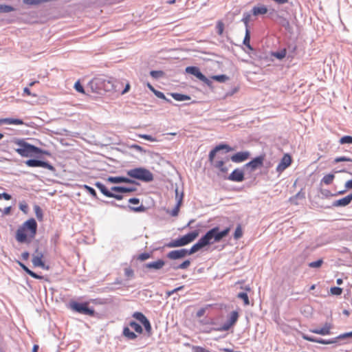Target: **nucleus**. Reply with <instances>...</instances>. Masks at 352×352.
Segmentation results:
<instances>
[{
    "mask_svg": "<svg viewBox=\"0 0 352 352\" xmlns=\"http://www.w3.org/2000/svg\"><path fill=\"white\" fill-rule=\"evenodd\" d=\"M265 155L261 154L255 157L252 160L243 165V169L249 170L250 173L254 171L256 169L263 166Z\"/></svg>",
    "mask_w": 352,
    "mask_h": 352,
    "instance_id": "6e6552de",
    "label": "nucleus"
},
{
    "mask_svg": "<svg viewBox=\"0 0 352 352\" xmlns=\"http://www.w3.org/2000/svg\"><path fill=\"white\" fill-rule=\"evenodd\" d=\"M230 158L226 157L224 160H217L214 162L213 166L214 168L219 169L221 173H226L228 170V167L224 166V163L228 161Z\"/></svg>",
    "mask_w": 352,
    "mask_h": 352,
    "instance_id": "bb28decb",
    "label": "nucleus"
},
{
    "mask_svg": "<svg viewBox=\"0 0 352 352\" xmlns=\"http://www.w3.org/2000/svg\"><path fill=\"white\" fill-rule=\"evenodd\" d=\"M140 138L144 139V140H148L150 142H155L156 141V138L153 137L152 135H148V134H142V135H139Z\"/></svg>",
    "mask_w": 352,
    "mask_h": 352,
    "instance_id": "338daca9",
    "label": "nucleus"
},
{
    "mask_svg": "<svg viewBox=\"0 0 352 352\" xmlns=\"http://www.w3.org/2000/svg\"><path fill=\"white\" fill-rule=\"evenodd\" d=\"M243 235L242 229L240 225H238L237 227L235 229L234 233V238L235 239H240Z\"/></svg>",
    "mask_w": 352,
    "mask_h": 352,
    "instance_id": "4d7b16f0",
    "label": "nucleus"
},
{
    "mask_svg": "<svg viewBox=\"0 0 352 352\" xmlns=\"http://www.w3.org/2000/svg\"><path fill=\"white\" fill-rule=\"evenodd\" d=\"M38 225L34 218L25 221L16 232L15 239L21 243H30L37 232Z\"/></svg>",
    "mask_w": 352,
    "mask_h": 352,
    "instance_id": "f03ea898",
    "label": "nucleus"
},
{
    "mask_svg": "<svg viewBox=\"0 0 352 352\" xmlns=\"http://www.w3.org/2000/svg\"><path fill=\"white\" fill-rule=\"evenodd\" d=\"M192 352H211L210 351L199 346H194L192 348Z\"/></svg>",
    "mask_w": 352,
    "mask_h": 352,
    "instance_id": "774afa93",
    "label": "nucleus"
},
{
    "mask_svg": "<svg viewBox=\"0 0 352 352\" xmlns=\"http://www.w3.org/2000/svg\"><path fill=\"white\" fill-rule=\"evenodd\" d=\"M122 336L127 340H135L138 338V335L135 332L131 331L129 326H124Z\"/></svg>",
    "mask_w": 352,
    "mask_h": 352,
    "instance_id": "a878e982",
    "label": "nucleus"
},
{
    "mask_svg": "<svg viewBox=\"0 0 352 352\" xmlns=\"http://www.w3.org/2000/svg\"><path fill=\"white\" fill-rule=\"evenodd\" d=\"M129 147L130 148H133L135 151H137L141 153H143V154H145L146 153V151L143 147H142L140 145L136 144H131L129 146Z\"/></svg>",
    "mask_w": 352,
    "mask_h": 352,
    "instance_id": "5fc2aeb1",
    "label": "nucleus"
},
{
    "mask_svg": "<svg viewBox=\"0 0 352 352\" xmlns=\"http://www.w3.org/2000/svg\"><path fill=\"white\" fill-rule=\"evenodd\" d=\"M107 182L111 184H138V183L131 178L124 177V176H109L107 178Z\"/></svg>",
    "mask_w": 352,
    "mask_h": 352,
    "instance_id": "a211bd4d",
    "label": "nucleus"
},
{
    "mask_svg": "<svg viewBox=\"0 0 352 352\" xmlns=\"http://www.w3.org/2000/svg\"><path fill=\"white\" fill-rule=\"evenodd\" d=\"M59 238H60V234L58 233V232H56L52 236H51V239H50V243L54 245V246H56V245L58 244V241H59Z\"/></svg>",
    "mask_w": 352,
    "mask_h": 352,
    "instance_id": "603ef678",
    "label": "nucleus"
},
{
    "mask_svg": "<svg viewBox=\"0 0 352 352\" xmlns=\"http://www.w3.org/2000/svg\"><path fill=\"white\" fill-rule=\"evenodd\" d=\"M95 186L107 197L114 198L116 200H122L124 196L121 194L113 193L111 190H109L104 184L100 182H96L94 184Z\"/></svg>",
    "mask_w": 352,
    "mask_h": 352,
    "instance_id": "9d476101",
    "label": "nucleus"
},
{
    "mask_svg": "<svg viewBox=\"0 0 352 352\" xmlns=\"http://www.w3.org/2000/svg\"><path fill=\"white\" fill-rule=\"evenodd\" d=\"M25 164L29 167H42L52 172L56 170L54 166L50 164L48 162L39 159H28L25 162Z\"/></svg>",
    "mask_w": 352,
    "mask_h": 352,
    "instance_id": "1a4fd4ad",
    "label": "nucleus"
},
{
    "mask_svg": "<svg viewBox=\"0 0 352 352\" xmlns=\"http://www.w3.org/2000/svg\"><path fill=\"white\" fill-rule=\"evenodd\" d=\"M10 143L16 146L13 149L21 157H32L36 151H40L39 147L27 142L24 139L13 138Z\"/></svg>",
    "mask_w": 352,
    "mask_h": 352,
    "instance_id": "20e7f679",
    "label": "nucleus"
},
{
    "mask_svg": "<svg viewBox=\"0 0 352 352\" xmlns=\"http://www.w3.org/2000/svg\"><path fill=\"white\" fill-rule=\"evenodd\" d=\"M43 254L42 252H39L38 249L37 248L35 250V254H33L32 257V264L34 267H40L42 269L44 270H49L50 266L46 265L45 263L43 261Z\"/></svg>",
    "mask_w": 352,
    "mask_h": 352,
    "instance_id": "dca6fc26",
    "label": "nucleus"
},
{
    "mask_svg": "<svg viewBox=\"0 0 352 352\" xmlns=\"http://www.w3.org/2000/svg\"><path fill=\"white\" fill-rule=\"evenodd\" d=\"M341 162H352V159L345 156L338 157L334 159L335 163H338Z\"/></svg>",
    "mask_w": 352,
    "mask_h": 352,
    "instance_id": "e2e57ef3",
    "label": "nucleus"
},
{
    "mask_svg": "<svg viewBox=\"0 0 352 352\" xmlns=\"http://www.w3.org/2000/svg\"><path fill=\"white\" fill-rule=\"evenodd\" d=\"M164 265L165 261L163 259L159 258L156 261L144 264L143 269L145 272H156L161 270Z\"/></svg>",
    "mask_w": 352,
    "mask_h": 352,
    "instance_id": "ddd939ff",
    "label": "nucleus"
},
{
    "mask_svg": "<svg viewBox=\"0 0 352 352\" xmlns=\"http://www.w3.org/2000/svg\"><path fill=\"white\" fill-rule=\"evenodd\" d=\"M186 248H182L179 250H174L170 251L166 255V257L170 260L175 261L182 259L186 256H188Z\"/></svg>",
    "mask_w": 352,
    "mask_h": 352,
    "instance_id": "f3484780",
    "label": "nucleus"
},
{
    "mask_svg": "<svg viewBox=\"0 0 352 352\" xmlns=\"http://www.w3.org/2000/svg\"><path fill=\"white\" fill-rule=\"evenodd\" d=\"M34 211L35 212V215H36L37 219L39 221H43V210H42L41 208L38 205L35 204L34 206Z\"/></svg>",
    "mask_w": 352,
    "mask_h": 352,
    "instance_id": "58836bf2",
    "label": "nucleus"
},
{
    "mask_svg": "<svg viewBox=\"0 0 352 352\" xmlns=\"http://www.w3.org/2000/svg\"><path fill=\"white\" fill-rule=\"evenodd\" d=\"M187 74L195 76L199 80L204 82L208 87H211L212 84V80L211 79L208 78L205 75H204L200 69L197 66H188L186 67L185 69Z\"/></svg>",
    "mask_w": 352,
    "mask_h": 352,
    "instance_id": "0eeeda50",
    "label": "nucleus"
},
{
    "mask_svg": "<svg viewBox=\"0 0 352 352\" xmlns=\"http://www.w3.org/2000/svg\"><path fill=\"white\" fill-rule=\"evenodd\" d=\"M129 327H131L133 329H134L135 332L141 334L143 332L142 327L140 324L138 323L135 320H131L129 322L128 324Z\"/></svg>",
    "mask_w": 352,
    "mask_h": 352,
    "instance_id": "72a5a7b5",
    "label": "nucleus"
},
{
    "mask_svg": "<svg viewBox=\"0 0 352 352\" xmlns=\"http://www.w3.org/2000/svg\"><path fill=\"white\" fill-rule=\"evenodd\" d=\"M151 256H152V254L151 252H143L138 256V259L143 261H145V260L151 258Z\"/></svg>",
    "mask_w": 352,
    "mask_h": 352,
    "instance_id": "052dcab7",
    "label": "nucleus"
},
{
    "mask_svg": "<svg viewBox=\"0 0 352 352\" xmlns=\"http://www.w3.org/2000/svg\"><path fill=\"white\" fill-rule=\"evenodd\" d=\"M221 150H225L226 153H228L232 151L234 148L231 147L230 145L225 143H221L217 145L209 153L208 160L210 163H213L216 153Z\"/></svg>",
    "mask_w": 352,
    "mask_h": 352,
    "instance_id": "f8f14e48",
    "label": "nucleus"
},
{
    "mask_svg": "<svg viewBox=\"0 0 352 352\" xmlns=\"http://www.w3.org/2000/svg\"><path fill=\"white\" fill-rule=\"evenodd\" d=\"M237 298L241 299L243 301V304L245 305H250V300L248 296V294L245 292H239L237 294Z\"/></svg>",
    "mask_w": 352,
    "mask_h": 352,
    "instance_id": "37998d69",
    "label": "nucleus"
},
{
    "mask_svg": "<svg viewBox=\"0 0 352 352\" xmlns=\"http://www.w3.org/2000/svg\"><path fill=\"white\" fill-rule=\"evenodd\" d=\"M89 85L93 93L100 95L115 90L112 79L104 76L94 78L89 82Z\"/></svg>",
    "mask_w": 352,
    "mask_h": 352,
    "instance_id": "7ed1b4c3",
    "label": "nucleus"
},
{
    "mask_svg": "<svg viewBox=\"0 0 352 352\" xmlns=\"http://www.w3.org/2000/svg\"><path fill=\"white\" fill-rule=\"evenodd\" d=\"M230 232V228H226L220 230L218 226H215L206 232L198 241L195 243L190 249H187L188 255L193 254L207 245H210L216 242H219L223 238L226 236Z\"/></svg>",
    "mask_w": 352,
    "mask_h": 352,
    "instance_id": "f257e3e1",
    "label": "nucleus"
},
{
    "mask_svg": "<svg viewBox=\"0 0 352 352\" xmlns=\"http://www.w3.org/2000/svg\"><path fill=\"white\" fill-rule=\"evenodd\" d=\"M111 190L119 193L132 192L136 190L135 187H127L121 186H114L111 188Z\"/></svg>",
    "mask_w": 352,
    "mask_h": 352,
    "instance_id": "b1692460",
    "label": "nucleus"
},
{
    "mask_svg": "<svg viewBox=\"0 0 352 352\" xmlns=\"http://www.w3.org/2000/svg\"><path fill=\"white\" fill-rule=\"evenodd\" d=\"M335 176L332 173L325 175L321 179V182H323L326 185H329L332 183Z\"/></svg>",
    "mask_w": 352,
    "mask_h": 352,
    "instance_id": "a19ab883",
    "label": "nucleus"
},
{
    "mask_svg": "<svg viewBox=\"0 0 352 352\" xmlns=\"http://www.w3.org/2000/svg\"><path fill=\"white\" fill-rule=\"evenodd\" d=\"M278 18L280 19L279 24L283 28H284L287 32H288L289 33H292L293 28H292V25H290L289 20L284 16H279Z\"/></svg>",
    "mask_w": 352,
    "mask_h": 352,
    "instance_id": "c85d7f7f",
    "label": "nucleus"
},
{
    "mask_svg": "<svg viewBox=\"0 0 352 352\" xmlns=\"http://www.w3.org/2000/svg\"><path fill=\"white\" fill-rule=\"evenodd\" d=\"M142 324L144 327L145 331L146 333L150 336L152 333V327L151 324V322L148 318L144 320Z\"/></svg>",
    "mask_w": 352,
    "mask_h": 352,
    "instance_id": "49530a36",
    "label": "nucleus"
},
{
    "mask_svg": "<svg viewBox=\"0 0 352 352\" xmlns=\"http://www.w3.org/2000/svg\"><path fill=\"white\" fill-rule=\"evenodd\" d=\"M340 144H352V136L344 135L339 140Z\"/></svg>",
    "mask_w": 352,
    "mask_h": 352,
    "instance_id": "a18cd8bd",
    "label": "nucleus"
},
{
    "mask_svg": "<svg viewBox=\"0 0 352 352\" xmlns=\"http://www.w3.org/2000/svg\"><path fill=\"white\" fill-rule=\"evenodd\" d=\"M344 342H340L338 336L329 339V344H334L336 346L342 344Z\"/></svg>",
    "mask_w": 352,
    "mask_h": 352,
    "instance_id": "680f3d73",
    "label": "nucleus"
},
{
    "mask_svg": "<svg viewBox=\"0 0 352 352\" xmlns=\"http://www.w3.org/2000/svg\"><path fill=\"white\" fill-rule=\"evenodd\" d=\"M212 79L219 82H224L229 79L228 76L225 74L215 75L212 76Z\"/></svg>",
    "mask_w": 352,
    "mask_h": 352,
    "instance_id": "09e8293b",
    "label": "nucleus"
},
{
    "mask_svg": "<svg viewBox=\"0 0 352 352\" xmlns=\"http://www.w3.org/2000/svg\"><path fill=\"white\" fill-rule=\"evenodd\" d=\"M243 166L241 168H235L226 179L234 182H241L245 179Z\"/></svg>",
    "mask_w": 352,
    "mask_h": 352,
    "instance_id": "2eb2a0df",
    "label": "nucleus"
},
{
    "mask_svg": "<svg viewBox=\"0 0 352 352\" xmlns=\"http://www.w3.org/2000/svg\"><path fill=\"white\" fill-rule=\"evenodd\" d=\"M199 235V230H195L180 237L183 246L192 242Z\"/></svg>",
    "mask_w": 352,
    "mask_h": 352,
    "instance_id": "412c9836",
    "label": "nucleus"
},
{
    "mask_svg": "<svg viewBox=\"0 0 352 352\" xmlns=\"http://www.w3.org/2000/svg\"><path fill=\"white\" fill-rule=\"evenodd\" d=\"M250 156V153L248 151H239L232 155L230 160L234 163H241L247 160Z\"/></svg>",
    "mask_w": 352,
    "mask_h": 352,
    "instance_id": "aec40b11",
    "label": "nucleus"
},
{
    "mask_svg": "<svg viewBox=\"0 0 352 352\" xmlns=\"http://www.w3.org/2000/svg\"><path fill=\"white\" fill-rule=\"evenodd\" d=\"M151 76L154 79H160L164 76V72L162 70H152L150 72Z\"/></svg>",
    "mask_w": 352,
    "mask_h": 352,
    "instance_id": "79ce46f5",
    "label": "nucleus"
},
{
    "mask_svg": "<svg viewBox=\"0 0 352 352\" xmlns=\"http://www.w3.org/2000/svg\"><path fill=\"white\" fill-rule=\"evenodd\" d=\"M69 307L72 310L78 314L89 316H94L95 315L94 309L89 307L87 302H79L72 300L69 302Z\"/></svg>",
    "mask_w": 352,
    "mask_h": 352,
    "instance_id": "423d86ee",
    "label": "nucleus"
},
{
    "mask_svg": "<svg viewBox=\"0 0 352 352\" xmlns=\"http://www.w3.org/2000/svg\"><path fill=\"white\" fill-rule=\"evenodd\" d=\"M352 201V193L349 194L344 197L334 201L332 203V207H344L348 206Z\"/></svg>",
    "mask_w": 352,
    "mask_h": 352,
    "instance_id": "4be33fe9",
    "label": "nucleus"
},
{
    "mask_svg": "<svg viewBox=\"0 0 352 352\" xmlns=\"http://www.w3.org/2000/svg\"><path fill=\"white\" fill-rule=\"evenodd\" d=\"M132 316L138 320L141 324L147 318L142 312L136 311Z\"/></svg>",
    "mask_w": 352,
    "mask_h": 352,
    "instance_id": "de8ad7c7",
    "label": "nucleus"
},
{
    "mask_svg": "<svg viewBox=\"0 0 352 352\" xmlns=\"http://www.w3.org/2000/svg\"><path fill=\"white\" fill-rule=\"evenodd\" d=\"M157 98H161L164 100H165L166 102H168V103H172V100L170 99H168L166 97V96L164 95V94L162 91H160L158 90H156L155 91H154L153 93Z\"/></svg>",
    "mask_w": 352,
    "mask_h": 352,
    "instance_id": "8fccbe9b",
    "label": "nucleus"
},
{
    "mask_svg": "<svg viewBox=\"0 0 352 352\" xmlns=\"http://www.w3.org/2000/svg\"><path fill=\"white\" fill-rule=\"evenodd\" d=\"M287 50L285 48L282 49L278 52H271V56L276 58L278 60H282L286 56Z\"/></svg>",
    "mask_w": 352,
    "mask_h": 352,
    "instance_id": "4c0bfd02",
    "label": "nucleus"
},
{
    "mask_svg": "<svg viewBox=\"0 0 352 352\" xmlns=\"http://www.w3.org/2000/svg\"><path fill=\"white\" fill-rule=\"evenodd\" d=\"M74 87L77 92L80 94H85V89L79 80L75 82Z\"/></svg>",
    "mask_w": 352,
    "mask_h": 352,
    "instance_id": "6e6d98bb",
    "label": "nucleus"
},
{
    "mask_svg": "<svg viewBox=\"0 0 352 352\" xmlns=\"http://www.w3.org/2000/svg\"><path fill=\"white\" fill-rule=\"evenodd\" d=\"M321 193L322 195L325 197H334V196H336V194H333L332 192H331L330 190H327V189H323L321 190Z\"/></svg>",
    "mask_w": 352,
    "mask_h": 352,
    "instance_id": "69168bd1",
    "label": "nucleus"
},
{
    "mask_svg": "<svg viewBox=\"0 0 352 352\" xmlns=\"http://www.w3.org/2000/svg\"><path fill=\"white\" fill-rule=\"evenodd\" d=\"M331 324L330 323L326 322L322 328H315L310 329L311 333L319 334L322 336L330 335Z\"/></svg>",
    "mask_w": 352,
    "mask_h": 352,
    "instance_id": "5701e85b",
    "label": "nucleus"
},
{
    "mask_svg": "<svg viewBox=\"0 0 352 352\" xmlns=\"http://www.w3.org/2000/svg\"><path fill=\"white\" fill-rule=\"evenodd\" d=\"M170 95L173 99L177 101H184L190 99V97L188 95L180 93H171Z\"/></svg>",
    "mask_w": 352,
    "mask_h": 352,
    "instance_id": "f704fd0d",
    "label": "nucleus"
},
{
    "mask_svg": "<svg viewBox=\"0 0 352 352\" xmlns=\"http://www.w3.org/2000/svg\"><path fill=\"white\" fill-rule=\"evenodd\" d=\"M292 164V157L288 154H285L281 158L280 162L276 166V171L279 173H281L283 170H285L287 167H289Z\"/></svg>",
    "mask_w": 352,
    "mask_h": 352,
    "instance_id": "6ab92c4d",
    "label": "nucleus"
},
{
    "mask_svg": "<svg viewBox=\"0 0 352 352\" xmlns=\"http://www.w3.org/2000/svg\"><path fill=\"white\" fill-rule=\"evenodd\" d=\"M183 197H184V192H183V191H182L181 195H180L174 208L171 210V212L170 213L171 216L176 217L178 215V213L179 211V208L182 203Z\"/></svg>",
    "mask_w": 352,
    "mask_h": 352,
    "instance_id": "7c9ffc66",
    "label": "nucleus"
},
{
    "mask_svg": "<svg viewBox=\"0 0 352 352\" xmlns=\"http://www.w3.org/2000/svg\"><path fill=\"white\" fill-rule=\"evenodd\" d=\"M190 265V260L186 259L182 263L177 265L175 263H172L170 264V267L174 270H185L187 269Z\"/></svg>",
    "mask_w": 352,
    "mask_h": 352,
    "instance_id": "cd10ccee",
    "label": "nucleus"
},
{
    "mask_svg": "<svg viewBox=\"0 0 352 352\" xmlns=\"http://www.w3.org/2000/svg\"><path fill=\"white\" fill-rule=\"evenodd\" d=\"M252 10L250 12H245L243 14V18L241 19V21L244 23L245 30H250V21L251 19Z\"/></svg>",
    "mask_w": 352,
    "mask_h": 352,
    "instance_id": "2f4dec72",
    "label": "nucleus"
},
{
    "mask_svg": "<svg viewBox=\"0 0 352 352\" xmlns=\"http://www.w3.org/2000/svg\"><path fill=\"white\" fill-rule=\"evenodd\" d=\"M330 292L332 295L340 296L342 293V288L339 287H332L330 289Z\"/></svg>",
    "mask_w": 352,
    "mask_h": 352,
    "instance_id": "864d4df0",
    "label": "nucleus"
},
{
    "mask_svg": "<svg viewBox=\"0 0 352 352\" xmlns=\"http://www.w3.org/2000/svg\"><path fill=\"white\" fill-rule=\"evenodd\" d=\"M267 8L265 5L255 6L252 8V14L253 16H257L267 13Z\"/></svg>",
    "mask_w": 352,
    "mask_h": 352,
    "instance_id": "393cba45",
    "label": "nucleus"
},
{
    "mask_svg": "<svg viewBox=\"0 0 352 352\" xmlns=\"http://www.w3.org/2000/svg\"><path fill=\"white\" fill-rule=\"evenodd\" d=\"M323 263V260L322 258L318 259L317 261L311 262L308 264V266L311 268H318L321 267Z\"/></svg>",
    "mask_w": 352,
    "mask_h": 352,
    "instance_id": "3c124183",
    "label": "nucleus"
},
{
    "mask_svg": "<svg viewBox=\"0 0 352 352\" xmlns=\"http://www.w3.org/2000/svg\"><path fill=\"white\" fill-rule=\"evenodd\" d=\"M243 44L246 46L249 50H253V47L250 45V30H245V36L243 41Z\"/></svg>",
    "mask_w": 352,
    "mask_h": 352,
    "instance_id": "e433bc0d",
    "label": "nucleus"
},
{
    "mask_svg": "<svg viewBox=\"0 0 352 352\" xmlns=\"http://www.w3.org/2000/svg\"><path fill=\"white\" fill-rule=\"evenodd\" d=\"M103 202L106 204H110L112 206L122 208V209L129 208V210L135 212H144L146 210V207L144 206H143L142 204H141L139 206H124V205L118 204L115 201H103Z\"/></svg>",
    "mask_w": 352,
    "mask_h": 352,
    "instance_id": "4468645a",
    "label": "nucleus"
},
{
    "mask_svg": "<svg viewBox=\"0 0 352 352\" xmlns=\"http://www.w3.org/2000/svg\"><path fill=\"white\" fill-rule=\"evenodd\" d=\"M126 174L132 179L146 183L151 182L154 179L153 174L148 169L144 167H137L128 170Z\"/></svg>",
    "mask_w": 352,
    "mask_h": 352,
    "instance_id": "39448f33",
    "label": "nucleus"
},
{
    "mask_svg": "<svg viewBox=\"0 0 352 352\" xmlns=\"http://www.w3.org/2000/svg\"><path fill=\"white\" fill-rule=\"evenodd\" d=\"M338 336L339 338L340 342H342V341H343L345 339L352 338V331L350 332H346L344 333H341V334L338 335Z\"/></svg>",
    "mask_w": 352,
    "mask_h": 352,
    "instance_id": "bf43d9fd",
    "label": "nucleus"
},
{
    "mask_svg": "<svg viewBox=\"0 0 352 352\" xmlns=\"http://www.w3.org/2000/svg\"><path fill=\"white\" fill-rule=\"evenodd\" d=\"M4 124H16L21 125L23 124V121L19 118H3Z\"/></svg>",
    "mask_w": 352,
    "mask_h": 352,
    "instance_id": "c9c22d12",
    "label": "nucleus"
},
{
    "mask_svg": "<svg viewBox=\"0 0 352 352\" xmlns=\"http://www.w3.org/2000/svg\"><path fill=\"white\" fill-rule=\"evenodd\" d=\"M16 9L10 5L0 4V13H8L14 11Z\"/></svg>",
    "mask_w": 352,
    "mask_h": 352,
    "instance_id": "ea45409f",
    "label": "nucleus"
},
{
    "mask_svg": "<svg viewBox=\"0 0 352 352\" xmlns=\"http://www.w3.org/2000/svg\"><path fill=\"white\" fill-rule=\"evenodd\" d=\"M83 188L86 190L87 192L90 194L94 199H98L96 191L94 188L85 184L83 186Z\"/></svg>",
    "mask_w": 352,
    "mask_h": 352,
    "instance_id": "c03bdc74",
    "label": "nucleus"
},
{
    "mask_svg": "<svg viewBox=\"0 0 352 352\" xmlns=\"http://www.w3.org/2000/svg\"><path fill=\"white\" fill-rule=\"evenodd\" d=\"M184 287V285H182V286H179V287H177L172 290H170V291H167L166 292V295L167 296H170L171 295H173V294L183 289V288Z\"/></svg>",
    "mask_w": 352,
    "mask_h": 352,
    "instance_id": "0e129e2a",
    "label": "nucleus"
},
{
    "mask_svg": "<svg viewBox=\"0 0 352 352\" xmlns=\"http://www.w3.org/2000/svg\"><path fill=\"white\" fill-rule=\"evenodd\" d=\"M238 318H239L238 311H232L230 313V318H228V320H227L223 324V325L221 327L215 329V330L220 331L229 330L230 328L236 322Z\"/></svg>",
    "mask_w": 352,
    "mask_h": 352,
    "instance_id": "9b49d317",
    "label": "nucleus"
},
{
    "mask_svg": "<svg viewBox=\"0 0 352 352\" xmlns=\"http://www.w3.org/2000/svg\"><path fill=\"white\" fill-rule=\"evenodd\" d=\"M178 247H183L182 241L180 237L177 238L176 239L171 240L168 243H166L164 245V248H178Z\"/></svg>",
    "mask_w": 352,
    "mask_h": 352,
    "instance_id": "473e14b6",
    "label": "nucleus"
},
{
    "mask_svg": "<svg viewBox=\"0 0 352 352\" xmlns=\"http://www.w3.org/2000/svg\"><path fill=\"white\" fill-rule=\"evenodd\" d=\"M216 29H217V34L219 35H222L223 29H224L223 23L221 21H217V25H216Z\"/></svg>",
    "mask_w": 352,
    "mask_h": 352,
    "instance_id": "13d9d810",
    "label": "nucleus"
},
{
    "mask_svg": "<svg viewBox=\"0 0 352 352\" xmlns=\"http://www.w3.org/2000/svg\"><path fill=\"white\" fill-rule=\"evenodd\" d=\"M256 60H258L261 62V64H266L269 65L268 63L272 60L271 58H269L268 55L265 53H256Z\"/></svg>",
    "mask_w": 352,
    "mask_h": 352,
    "instance_id": "c756f323",
    "label": "nucleus"
}]
</instances>
